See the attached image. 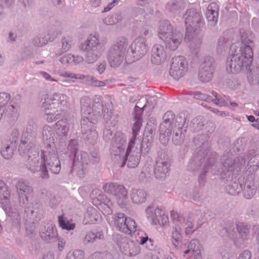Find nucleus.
Listing matches in <instances>:
<instances>
[{
    "mask_svg": "<svg viewBox=\"0 0 259 259\" xmlns=\"http://www.w3.org/2000/svg\"><path fill=\"white\" fill-rule=\"evenodd\" d=\"M130 196L134 203L140 204L146 201L147 194L144 189H132Z\"/></svg>",
    "mask_w": 259,
    "mask_h": 259,
    "instance_id": "33",
    "label": "nucleus"
},
{
    "mask_svg": "<svg viewBox=\"0 0 259 259\" xmlns=\"http://www.w3.org/2000/svg\"><path fill=\"white\" fill-rule=\"evenodd\" d=\"M188 69V62L184 57L179 56L173 57L169 69L170 75L178 80L184 75Z\"/></svg>",
    "mask_w": 259,
    "mask_h": 259,
    "instance_id": "14",
    "label": "nucleus"
},
{
    "mask_svg": "<svg viewBox=\"0 0 259 259\" xmlns=\"http://www.w3.org/2000/svg\"><path fill=\"white\" fill-rule=\"evenodd\" d=\"M26 166L31 172L34 173L39 171L41 174V163L39 165L38 151L35 150L28 154Z\"/></svg>",
    "mask_w": 259,
    "mask_h": 259,
    "instance_id": "25",
    "label": "nucleus"
},
{
    "mask_svg": "<svg viewBox=\"0 0 259 259\" xmlns=\"http://www.w3.org/2000/svg\"><path fill=\"white\" fill-rule=\"evenodd\" d=\"M11 219L13 221V223L15 225H17L19 223L21 217L19 212L16 210V209H13L10 213L8 214Z\"/></svg>",
    "mask_w": 259,
    "mask_h": 259,
    "instance_id": "62",
    "label": "nucleus"
},
{
    "mask_svg": "<svg viewBox=\"0 0 259 259\" xmlns=\"http://www.w3.org/2000/svg\"><path fill=\"white\" fill-rule=\"evenodd\" d=\"M81 112L84 116L83 118L89 119L88 116L91 114L92 111H95L91 107V99L87 96H84L80 99Z\"/></svg>",
    "mask_w": 259,
    "mask_h": 259,
    "instance_id": "36",
    "label": "nucleus"
},
{
    "mask_svg": "<svg viewBox=\"0 0 259 259\" xmlns=\"http://www.w3.org/2000/svg\"><path fill=\"white\" fill-rule=\"evenodd\" d=\"M103 189L105 192L116 197L117 202L121 207H126L128 203L127 191L122 185L108 183L104 185Z\"/></svg>",
    "mask_w": 259,
    "mask_h": 259,
    "instance_id": "10",
    "label": "nucleus"
},
{
    "mask_svg": "<svg viewBox=\"0 0 259 259\" xmlns=\"http://www.w3.org/2000/svg\"><path fill=\"white\" fill-rule=\"evenodd\" d=\"M126 140L124 137H116L110 148L112 160L121 167H123L126 162L125 147Z\"/></svg>",
    "mask_w": 259,
    "mask_h": 259,
    "instance_id": "9",
    "label": "nucleus"
},
{
    "mask_svg": "<svg viewBox=\"0 0 259 259\" xmlns=\"http://www.w3.org/2000/svg\"><path fill=\"white\" fill-rule=\"evenodd\" d=\"M58 223L59 226L63 229L67 230H72L74 229L75 225L72 223L71 220H68L67 218L64 217V215H60L58 217Z\"/></svg>",
    "mask_w": 259,
    "mask_h": 259,
    "instance_id": "44",
    "label": "nucleus"
},
{
    "mask_svg": "<svg viewBox=\"0 0 259 259\" xmlns=\"http://www.w3.org/2000/svg\"><path fill=\"white\" fill-rule=\"evenodd\" d=\"M148 50V45L142 37L136 38L128 48L127 53H132L133 61L142 58Z\"/></svg>",
    "mask_w": 259,
    "mask_h": 259,
    "instance_id": "15",
    "label": "nucleus"
},
{
    "mask_svg": "<svg viewBox=\"0 0 259 259\" xmlns=\"http://www.w3.org/2000/svg\"><path fill=\"white\" fill-rule=\"evenodd\" d=\"M39 233L41 239L47 242L54 241L57 237V230L52 224L48 223L43 225Z\"/></svg>",
    "mask_w": 259,
    "mask_h": 259,
    "instance_id": "24",
    "label": "nucleus"
},
{
    "mask_svg": "<svg viewBox=\"0 0 259 259\" xmlns=\"http://www.w3.org/2000/svg\"><path fill=\"white\" fill-rule=\"evenodd\" d=\"M248 156L249 158L248 164L250 166L258 168L259 166V153L254 149L248 151Z\"/></svg>",
    "mask_w": 259,
    "mask_h": 259,
    "instance_id": "45",
    "label": "nucleus"
},
{
    "mask_svg": "<svg viewBox=\"0 0 259 259\" xmlns=\"http://www.w3.org/2000/svg\"><path fill=\"white\" fill-rule=\"evenodd\" d=\"M15 148L16 147L12 144V142L3 144L0 150L1 155L5 159L10 160L13 157Z\"/></svg>",
    "mask_w": 259,
    "mask_h": 259,
    "instance_id": "37",
    "label": "nucleus"
},
{
    "mask_svg": "<svg viewBox=\"0 0 259 259\" xmlns=\"http://www.w3.org/2000/svg\"><path fill=\"white\" fill-rule=\"evenodd\" d=\"M156 129V125L154 124V123L149 121L147 124L146 128L144 131L143 138H146L147 139H149V138H150L152 139V141H153V137L155 134Z\"/></svg>",
    "mask_w": 259,
    "mask_h": 259,
    "instance_id": "46",
    "label": "nucleus"
},
{
    "mask_svg": "<svg viewBox=\"0 0 259 259\" xmlns=\"http://www.w3.org/2000/svg\"><path fill=\"white\" fill-rule=\"evenodd\" d=\"M175 115L171 111H167L163 117V122L159 126V140L166 145L169 141L171 132L175 130L173 123Z\"/></svg>",
    "mask_w": 259,
    "mask_h": 259,
    "instance_id": "11",
    "label": "nucleus"
},
{
    "mask_svg": "<svg viewBox=\"0 0 259 259\" xmlns=\"http://www.w3.org/2000/svg\"><path fill=\"white\" fill-rule=\"evenodd\" d=\"M103 102L102 100V97L99 95H96L94 98V104L93 105V109L98 114H100L101 112L103 113V118L105 120H109L111 118V112L109 113L107 112L105 114V109L104 110Z\"/></svg>",
    "mask_w": 259,
    "mask_h": 259,
    "instance_id": "32",
    "label": "nucleus"
},
{
    "mask_svg": "<svg viewBox=\"0 0 259 259\" xmlns=\"http://www.w3.org/2000/svg\"><path fill=\"white\" fill-rule=\"evenodd\" d=\"M175 30H177L174 29L169 21L164 20L160 22L158 30V36L160 39H162L166 36H169L174 34Z\"/></svg>",
    "mask_w": 259,
    "mask_h": 259,
    "instance_id": "31",
    "label": "nucleus"
},
{
    "mask_svg": "<svg viewBox=\"0 0 259 259\" xmlns=\"http://www.w3.org/2000/svg\"><path fill=\"white\" fill-rule=\"evenodd\" d=\"M41 101V109L44 112H64L67 109V97L64 94L55 93Z\"/></svg>",
    "mask_w": 259,
    "mask_h": 259,
    "instance_id": "7",
    "label": "nucleus"
},
{
    "mask_svg": "<svg viewBox=\"0 0 259 259\" xmlns=\"http://www.w3.org/2000/svg\"><path fill=\"white\" fill-rule=\"evenodd\" d=\"M183 34L180 31L175 30L174 34L162 39L166 49L174 51L182 41Z\"/></svg>",
    "mask_w": 259,
    "mask_h": 259,
    "instance_id": "23",
    "label": "nucleus"
},
{
    "mask_svg": "<svg viewBox=\"0 0 259 259\" xmlns=\"http://www.w3.org/2000/svg\"><path fill=\"white\" fill-rule=\"evenodd\" d=\"M186 119L179 117L177 118V123L175 125L174 136L172 138L173 143L175 145H181L184 142L185 133L187 131V125L185 126Z\"/></svg>",
    "mask_w": 259,
    "mask_h": 259,
    "instance_id": "22",
    "label": "nucleus"
},
{
    "mask_svg": "<svg viewBox=\"0 0 259 259\" xmlns=\"http://www.w3.org/2000/svg\"><path fill=\"white\" fill-rule=\"evenodd\" d=\"M146 105H145L143 108H141L136 105L134 108V120L135 122L132 127V135L134 137H136L138 135L142 126V114L143 111V108H145Z\"/></svg>",
    "mask_w": 259,
    "mask_h": 259,
    "instance_id": "29",
    "label": "nucleus"
},
{
    "mask_svg": "<svg viewBox=\"0 0 259 259\" xmlns=\"http://www.w3.org/2000/svg\"><path fill=\"white\" fill-rule=\"evenodd\" d=\"M15 186L19 197V205L24 207L28 202L27 195L32 192V188L29 185V183L27 181L22 179L18 181Z\"/></svg>",
    "mask_w": 259,
    "mask_h": 259,
    "instance_id": "20",
    "label": "nucleus"
},
{
    "mask_svg": "<svg viewBox=\"0 0 259 259\" xmlns=\"http://www.w3.org/2000/svg\"><path fill=\"white\" fill-rule=\"evenodd\" d=\"M9 198V197H7L6 198H0L2 207L7 214L14 209L11 207Z\"/></svg>",
    "mask_w": 259,
    "mask_h": 259,
    "instance_id": "53",
    "label": "nucleus"
},
{
    "mask_svg": "<svg viewBox=\"0 0 259 259\" xmlns=\"http://www.w3.org/2000/svg\"><path fill=\"white\" fill-rule=\"evenodd\" d=\"M80 49L87 52L85 61L92 64L100 57L103 52V44L99 42L96 35H91L88 39L80 46Z\"/></svg>",
    "mask_w": 259,
    "mask_h": 259,
    "instance_id": "6",
    "label": "nucleus"
},
{
    "mask_svg": "<svg viewBox=\"0 0 259 259\" xmlns=\"http://www.w3.org/2000/svg\"><path fill=\"white\" fill-rule=\"evenodd\" d=\"M196 153L190 161L188 168L195 171L202 166L198 178L199 183L204 182L205 175L209 171L213 175L222 174L223 179L226 181L231 180L233 176L238 175L246 162L245 158L243 156L233 160L232 158L224 155L222 159V168L221 170H218L215 165V158L211 154H209L208 150L200 147L199 149H197Z\"/></svg>",
    "mask_w": 259,
    "mask_h": 259,
    "instance_id": "1",
    "label": "nucleus"
},
{
    "mask_svg": "<svg viewBox=\"0 0 259 259\" xmlns=\"http://www.w3.org/2000/svg\"><path fill=\"white\" fill-rule=\"evenodd\" d=\"M46 114L45 115V118L49 122H51L56 119L59 118V116L63 112H45Z\"/></svg>",
    "mask_w": 259,
    "mask_h": 259,
    "instance_id": "55",
    "label": "nucleus"
},
{
    "mask_svg": "<svg viewBox=\"0 0 259 259\" xmlns=\"http://www.w3.org/2000/svg\"><path fill=\"white\" fill-rule=\"evenodd\" d=\"M130 243V247L126 250L124 254L129 256H135L140 252V248L134 242Z\"/></svg>",
    "mask_w": 259,
    "mask_h": 259,
    "instance_id": "54",
    "label": "nucleus"
},
{
    "mask_svg": "<svg viewBox=\"0 0 259 259\" xmlns=\"http://www.w3.org/2000/svg\"><path fill=\"white\" fill-rule=\"evenodd\" d=\"M194 220L193 219V216L189 215L187 218H184L182 220V223H181L180 226L181 227H185L186 228H194Z\"/></svg>",
    "mask_w": 259,
    "mask_h": 259,
    "instance_id": "57",
    "label": "nucleus"
},
{
    "mask_svg": "<svg viewBox=\"0 0 259 259\" xmlns=\"http://www.w3.org/2000/svg\"><path fill=\"white\" fill-rule=\"evenodd\" d=\"M72 38L70 36L63 37L61 39L62 48L64 51H68L71 48Z\"/></svg>",
    "mask_w": 259,
    "mask_h": 259,
    "instance_id": "59",
    "label": "nucleus"
},
{
    "mask_svg": "<svg viewBox=\"0 0 259 259\" xmlns=\"http://www.w3.org/2000/svg\"><path fill=\"white\" fill-rule=\"evenodd\" d=\"M188 247L190 249H192L194 255L197 256V258L199 259L198 257H201L199 241L198 239H194L191 240Z\"/></svg>",
    "mask_w": 259,
    "mask_h": 259,
    "instance_id": "48",
    "label": "nucleus"
},
{
    "mask_svg": "<svg viewBox=\"0 0 259 259\" xmlns=\"http://www.w3.org/2000/svg\"><path fill=\"white\" fill-rule=\"evenodd\" d=\"M219 8L218 5L213 2L207 7L205 16L208 24L210 26H214L218 21Z\"/></svg>",
    "mask_w": 259,
    "mask_h": 259,
    "instance_id": "27",
    "label": "nucleus"
},
{
    "mask_svg": "<svg viewBox=\"0 0 259 259\" xmlns=\"http://www.w3.org/2000/svg\"><path fill=\"white\" fill-rule=\"evenodd\" d=\"M166 9L172 14L177 12L181 8V4L176 1L169 2L166 5Z\"/></svg>",
    "mask_w": 259,
    "mask_h": 259,
    "instance_id": "50",
    "label": "nucleus"
},
{
    "mask_svg": "<svg viewBox=\"0 0 259 259\" xmlns=\"http://www.w3.org/2000/svg\"><path fill=\"white\" fill-rule=\"evenodd\" d=\"M57 133L61 136H66L69 131L70 124L67 119L59 120L56 123Z\"/></svg>",
    "mask_w": 259,
    "mask_h": 259,
    "instance_id": "41",
    "label": "nucleus"
},
{
    "mask_svg": "<svg viewBox=\"0 0 259 259\" xmlns=\"http://www.w3.org/2000/svg\"><path fill=\"white\" fill-rule=\"evenodd\" d=\"M171 217L173 222L176 224L175 226L176 225L180 226L183 219V216L182 214L175 211H171Z\"/></svg>",
    "mask_w": 259,
    "mask_h": 259,
    "instance_id": "64",
    "label": "nucleus"
},
{
    "mask_svg": "<svg viewBox=\"0 0 259 259\" xmlns=\"http://www.w3.org/2000/svg\"><path fill=\"white\" fill-rule=\"evenodd\" d=\"M80 123L82 138L85 144H95L97 141L98 134L96 131L95 124L88 118H82Z\"/></svg>",
    "mask_w": 259,
    "mask_h": 259,
    "instance_id": "12",
    "label": "nucleus"
},
{
    "mask_svg": "<svg viewBox=\"0 0 259 259\" xmlns=\"http://www.w3.org/2000/svg\"><path fill=\"white\" fill-rule=\"evenodd\" d=\"M240 38L244 46L242 47H237V48H241L245 51L247 48L251 49L253 51V48L254 46L253 41L254 36L252 32L249 30H246L244 29H241L240 30Z\"/></svg>",
    "mask_w": 259,
    "mask_h": 259,
    "instance_id": "28",
    "label": "nucleus"
},
{
    "mask_svg": "<svg viewBox=\"0 0 259 259\" xmlns=\"http://www.w3.org/2000/svg\"><path fill=\"white\" fill-rule=\"evenodd\" d=\"M90 259H113V257L109 252H95L92 255Z\"/></svg>",
    "mask_w": 259,
    "mask_h": 259,
    "instance_id": "56",
    "label": "nucleus"
},
{
    "mask_svg": "<svg viewBox=\"0 0 259 259\" xmlns=\"http://www.w3.org/2000/svg\"><path fill=\"white\" fill-rule=\"evenodd\" d=\"M84 252L81 250H75L72 253H69L66 259H83Z\"/></svg>",
    "mask_w": 259,
    "mask_h": 259,
    "instance_id": "58",
    "label": "nucleus"
},
{
    "mask_svg": "<svg viewBox=\"0 0 259 259\" xmlns=\"http://www.w3.org/2000/svg\"><path fill=\"white\" fill-rule=\"evenodd\" d=\"M136 141V137H134L132 136L126 151L127 166L130 168L137 167L140 160L141 154H140V151L138 150L137 151L135 149Z\"/></svg>",
    "mask_w": 259,
    "mask_h": 259,
    "instance_id": "18",
    "label": "nucleus"
},
{
    "mask_svg": "<svg viewBox=\"0 0 259 259\" xmlns=\"http://www.w3.org/2000/svg\"><path fill=\"white\" fill-rule=\"evenodd\" d=\"M41 170L39 177L42 179L50 178L49 170L55 175L58 174L61 170V163L56 147H48L41 150Z\"/></svg>",
    "mask_w": 259,
    "mask_h": 259,
    "instance_id": "3",
    "label": "nucleus"
},
{
    "mask_svg": "<svg viewBox=\"0 0 259 259\" xmlns=\"http://www.w3.org/2000/svg\"><path fill=\"white\" fill-rule=\"evenodd\" d=\"M121 20L120 14H116L112 16H109L104 20V23L106 25H113Z\"/></svg>",
    "mask_w": 259,
    "mask_h": 259,
    "instance_id": "52",
    "label": "nucleus"
},
{
    "mask_svg": "<svg viewBox=\"0 0 259 259\" xmlns=\"http://www.w3.org/2000/svg\"><path fill=\"white\" fill-rule=\"evenodd\" d=\"M37 126L33 123H29L26 126V130L23 133L28 134L29 136H33L36 137V132Z\"/></svg>",
    "mask_w": 259,
    "mask_h": 259,
    "instance_id": "60",
    "label": "nucleus"
},
{
    "mask_svg": "<svg viewBox=\"0 0 259 259\" xmlns=\"http://www.w3.org/2000/svg\"><path fill=\"white\" fill-rule=\"evenodd\" d=\"M128 41L125 37H119L111 45L107 52V59L112 67H117L123 61Z\"/></svg>",
    "mask_w": 259,
    "mask_h": 259,
    "instance_id": "5",
    "label": "nucleus"
},
{
    "mask_svg": "<svg viewBox=\"0 0 259 259\" xmlns=\"http://www.w3.org/2000/svg\"><path fill=\"white\" fill-rule=\"evenodd\" d=\"M148 219L153 225H164L168 221L167 215L165 211L159 207L154 208L153 205L149 206L146 209Z\"/></svg>",
    "mask_w": 259,
    "mask_h": 259,
    "instance_id": "17",
    "label": "nucleus"
},
{
    "mask_svg": "<svg viewBox=\"0 0 259 259\" xmlns=\"http://www.w3.org/2000/svg\"><path fill=\"white\" fill-rule=\"evenodd\" d=\"M184 18L186 25L196 30L204 24L201 12L198 9L191 8L187 10Z\"/></svg>",
    "mask_w": 259,
    "mask_h": 259,
    "instance_id": "16",
    "label": "nucleus"
},
{
    "mask_svg": "<svg viewBox=\"0 0 259 259\" xmlns=\"http://www.w3.org/2000/svg\"><path fill=\"white\" fill-rule=\"evenodd\" d=\"M42 134L44 144L46 145L44 148L53 146L55 147L54 143L55 133L53 127L48 125H45L43 127Z\"/></svg>",
    "mask_w": 259,
    "mask_h": 259,
    "instance_id": "30",
    "label": "nucleus"
},
{
    "mask_svg": "<svg viewBox=\"0 0 259 259\" xmlns=\"http://www.w3.org/2000/svg\"><path fill=\"white\" fill-rule=\"evenodd\" d=\"M114 240L120 248V250L124 254L130 247V243H134L126 237L120 234H115L113 236Z\"/></svg>",
    "mask_w": 259,
    "mask_h": 259,
    "instance_id": "35",
    "label": "nucleus"
},
{
    "mask_svg": "<svg viewBox=\"0 0 259 259\" xmlns=\"http://www.w3.org/2000/svg\"><path fill=\"white\" fill-rule=\"evenodd\" d=\"M136 143L137 145L136 146H135V149L136 151H138V150L140 151V154H146L149 151L150 148L152 145V139L150 138L149 139H146V138H143V140L142 142H140V140L139 138L136 137Z\"/></svg>",
    "mask_w": 259,
    "mask_h": 259,
    "instance_id": "34",
    "label": "nucleus"
},
{
    "mask_svg": "<svg viewBox=\"0 0 259 259\" xmlns=\"http://www.w3.org/2000/svg\"><path fill=\"white\" fill-rule=\"evenodd\" d=\"M181 228L179 225H176L172 232L171 242L175 248L178 249L182 241V235L181 233Z\"/></svg>",
    "mask_w": 259,
    "mask_h": 259,
    "instance_id": "39",
    "label": "nucleus"
},
{
    "mask_svg": "<svg viewBox=\"0 0 259 259\" xmlns=\"http://www.w3.org/2000/svg\"><path fill=\"white\" fill-rule=\"evenodd\" d=\"M10 196V192L6 184L0 180V198H6Z\"/></svg>",
    "mask_w": 259,
    "mask_h": 259,
    "instance_id": "61",
    "label": "nucleus"
},
{
    "mask_svg": "<svg viewBox=\"0 0 259 259\" xmlns=\"http://www.w3.org/2000/svg\"><path fill=\"white\" fill-rule=\"evenodd\" d=\"M104 239V235L102 230L96 231L95 232L91 231L87 233L84 237V242L85 244L91 243Z\"/></svg>",
    "mask_w": 259,
    "mask_h": 259,
    "instance_id": "38",
    "label": "nucleus"
},
{
    "mask_svg": "<svg viewBox=\"0 0 259 259\" xmlns=\"http://www.w3.org/2000/svg\"><path fill=\"white\" fill-rule=\"evenodd\" d=\"M67 148L69 159L72 163L71 171H75L80 178L83 177L88 171V154L83 151L78 153V142L76 139L70 140Z\"/></svg>",
    "mask_w": 259,
    "mask_h": 259,
    "instance_id": "4",
    "label": "nucleus"
},
{
    "mask_svg": "<svg viewBox=\"0 0 259 259\" xmlns=\"http://www.w3.org/2000/svg\"><path fill=\"white\" fill-rule=\"evenodd\" d=\"M242 190V185L239 182H231L226 188L227 192L232 195L239 194Z\"/></svg>",
    "mask_w": 259,
    "mask_h": 259,
    "instance_id": "43",
    "label": "nucleus"
},
{
    "mask_svg": "<svg viewBox=\"0 0 259 259\" xmlns=\"http://www.w3.org/2000/svg\"><path fill=\"white\" fill-rule=\"evenodd\" d=\"M204 123L200 116L196 117L192 119L190 123V127L194 132H198L202 129Z\"/></svg>",
    "mask_w": 259,
    "mask_h": 259,
    "instance_id": "49",
    "label": "nucleus"
},
{
    "mask_svg": "<svg viewBox=\"0 0 259 259\" xmlns=\"http://www.w3.org/2000/svg\"><path fill=\"white\" fill-rule=\"evenodd\" d=\"M246 49L244 51L241 48H237L234 45L231 46L230 60L228 58L227 61V70L228 72H239L244 66L247 67L252 63L253 51L249 47Z\"/></svg>",
    "mask_w": 259,
    "mask_h": 259,
    "instance_id": "2",
    "label": "nucleus"
},
{
    "mask_svg": "<svg viewBox=\"0 0 259 259\" xmlns=\"http://www.w3.org/2000/svg\"><path fill=\"white\" fill-rule=\"evenodd\" d=\"M228 40L223 37L220 36L218 41L217 50L219 52L225 51L229 47Z\"/></svg>",
    "mask_w": 259,
    "mask_h": 259,
    "instance_id": "51",
    "label": "nucleus"
},
{
    "mask_svg": "<svg viewBox=\"0 0 259 259\" xmlns=\"http://www.w3.org/2000/svg\"><path fill=\"white\" fill-rule=\"evenodd\" d=\"M166 58V53L163 46L160 45L153 46L151 51V62L156 65L163 63Z\"/></svg>",
    "mask_w": 259,
    "mask_h": 259,
    "instance_id": "26",
    "label": "nucleus"
},
{
    "mask_svg": "<svg viewBox=\"0 0 259 259\" xmlns=\"http://www.w3.org/2000/svg\"><path fill=\"white\" fill-rule=\"evenodd\" d=\"M10 95L7 93H0V107L4 108V106L10 100Z\"/></svg>",
    "mask_w": 259,
    "mask_h": 259,
    "instance_id": "63",
    "label": "nucleus"
},
{
    "mask_svg": "<svg viewBox=\"0 0 259 259\" xmlns=\"http://www.w3.org/2000/svg\"><path fill=\"white\" fill-rule=\"evenodd\" d=\"M213 72L199 68L198 77L199 80L203 82H207L211 80L213 74Z\"/></svg>",
    "mask_w": 259,
    "mask_h": 259,
    "instance_id": "47",
    "label": "nucleus"
},
{
    "mask_svg": "<svg viewBox=\"0 0 259 259\" xmlns=\"http://www.w3.org/2000/svg\"><path fill=\"white\" fill-rule=\"evenodd\" d=\"M114 219V225L120 231L126 234H131L136 231L135 221L130 218L125 217L123 213H117Z\"/></svg>",
    "mask_w": 259,
    "mask_h": 259,
    "instance_id": "13",
    "label": "nucleus"
},
{
    "mask_svg": "<svg viewBox=\"0 0 259 259\" xmlns=\"http://www.w3.org/2000/svg\"><path fill=\"white\" fill-rule=\"evenodd\" d=\"M60 26V23L57 22L55 27H50L48 34L49 36L48 38H47L44 34L37 35L33 40V44L36 47H40L46 45L48 40L53 41L58 34L61 33Z\"/></svg>",
    "mask_w": 259,
    "mask_h": 259,
    "instance_id": "21",
    "label": "nucleus"
},
{
    "mask_svg": "<svg viewBox=\"0 0 259 259\" xmlns=\"http://www.w3.org/2000/svg\"><path fill=\"white\" fill-rule=\"evenodd\" d=\"M88 222L91 224H95L100 219V214L97 210L93 207L89 208L85 216Z\"/></svg>",
    "mask_w": 259,
    "mask_h": 259,
    "instance_id": "42",
    "label": "nucleus"
},
{
    "mask_svg": "<svg viewBox=\"0 0 259 259\" xmlns=\"http://www.w3.org/2000/svg\"><path fill=\"white\" fill-rule=\"evenodd\" d=\"M199 68L210 70L211 72H214L215 69V62L214 59L209 56H206L200 65Z\"/></svg>",
    "mask_w": 259,
    "mask_h": 259,
    "instance_id": "40",
    "label": "nucleus"
},
{
    "mask_svg": "<svg viewBox=\"0 0 259 259\" xmlns=\"http://www.w3.org/2000/svg\"><path fill=\"white\" fill-rule=\"evenodd\" d=\"M27 133H23L21 142L19 146V151L21 154H29L33 151H38L39 146L36 143V137L29 136Z\"/></svg>",
    "mask_w": 259,
    "mask_h": 259,
    "instance_id": "19",
    "label": "nucleus"
},
{
    "mask_svg": "<svg viewBox=\"0 0 259 259\" xmlns=\"http://www.w3.org/2000/svg\"><path fill=\"white\" fill-rule=\"evenodd\" d=\"M165 148H160L154 166V174L156 179L162 180L165 178L169 170L170 159L167 154Z\"/></svg>",
    "mask_w": 259,
    "mask_h": 259,
    "instance_id": "8",
    "label": "nucleus"
}]
</instances>
